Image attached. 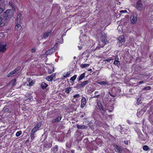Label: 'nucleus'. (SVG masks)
Returning a JSON list of instances; mask_svg holds the SVG:
<instances>
[{
    "label": "nucleus",
    "mask_w": 153,
    "mask_h": 153,
    "mask_svg": "<svg viewBox=\"0 0 153 153\" xmlns=\"http://www.w3.org/2000/svg\"><path fill=\"white\" fill-rule=\"evenodd\" d=\"M13 11L12 10H6L3 14V16L5 20H7L11 18L13 16Z\"/></svg>",
    "instance_id": "1"
},
{
    "label": "nucleus",
    "mask_w": 153,
    "mask_h": 153,
    "mask_svg": "<svg viewBox=\"0 0 153 153\" xmlns=\"http://www.w3.org/2000/svg\"><path fill=\"white\" fill-rule=\"evenodd\" d=\"M137 14L135 13L132 14L130 17L131 22L132 24H134L136 22L137 20Z\"/></svg>",
    "instance_id": "2"
},
{
    "label": "nucleus",
    "mask_w": 153,
    "mask_h": 153,
    "mask_svg": "<svg viewBox=\"0 0 153 153\" xmlns=\"http://www.w3.org/2000/svg\"><path fill=\"white\" fill-rule=\"evenodd\" d=\"M57 43L55 44L53 48L47 51L45 53L47 55H51L54 52L57 50Z\"/></svg>",
    "instance_id": "3"
},
{
    "label": "nucleus",
    "mask_w": 153,
    "mask_h": 153,
    "mask_svg": "<svg viewBox=\"0 0 153 153\" xmlns=\"http://www.w3.org/2000/svg\"><path fill=\"white\" fill-rule=\"evenodd\" d=\"M143 5L141 0H137L136 5V8L139 10H141L143 9Z\"/></svg>",
    "instance_id": "4"
},
{
    "label": "nucleus",
    "mask_w": 153,
    "mask_h": 153,
    "mask_svg": "<svg viewBox=\"0 0 153 153\" xmlns=\"http://www.w3.org/2000/svg\"><path fill=\"white\" fill-rule=\"evenodd\" d=\"M7 45L6 44H4L3 42H0V52H4L6 50Z\"/></svg>",
    "instance_id": "5"
},
{
    "label": "nucleus",
    "mask_w": 153,
    "mask_h": 153,
    "mask_svg": "<svg viewBox=\"0 0 153 153\" xmlns=\"http://www.w3.org/2000/svg\"><path fill=\"white\" fill-rule=\"evenodd\" d=\"M119 41V45L120 46H122L125 42V39L123 36H121L118 38Z\"/></svg>",
    "instance_id": "6"
},
{
    "label": "nucleus",
    "mask_w": 153,
    "mask_h": 153,
    "mask_svg": "<svg viewBox=\"0 0 153 153\" xmlns=\"http://www.w3.org/2000/svg\"><path fill=\"white\" fill-rule=\"evenodd\" d=\"M89 83H90V81L89 80L84 81L82 82L80 84H79L78 85V86L79 87V88H82L88 84Z\"/></svg>",
    "instance_id": "7"
},
{
    "label": "nucleus",
    "mask_w": 153,
    "mask_h": 153,
    "mask_svg": "<svg viewBox=\"0 0 153 153\" xmlns=\"http://www.w3.org/2000/svg\"><path fill=\"white\" fill-rule=\"evenodd\" d=\"M41 125L42 123L41 122L38 123L32 130H34V131L36 132L39 130V129L41 127Z\"/></svg>",
    "instance_id": "8"
},
{
    "label": "nucleus",
    "mask_w": 153,
    "mask_h": 153,
    "mask_svg": "<svg viewBox=\"0 0 153 153\" xmlns=\"http://www.w3.org/2000/svg\"><path fill=\"white\" fill-rule=\"evenodd\" d=\"M81 101L80 107L81 108H83L85 106L86 104V98L84 97H82Z\"/></svg>",
    "instance_id": "9"
},
{
    "label": "nucleus",
    "mask_w": 153,
    "mask_h": 153,
    "mask_svg": "<svg viewBox=\"0 0 153 153\" xmlns=\"http://www.w3.org/2000/svg\"><path fill=\"white\" fill-rule=\"evenodd\" d=\"M16 24L15 27V29L17 30H20L22 28V27L20 25V22H16Z\"/></svg>",
    "instance_id": "10"
},
{
    "label": "nucleus",
    "mask_w": 153,
    "mask_h": 153,
    "mask_svg": "<svg viewBox=\"0 0 153 153\" xmlns=\"http://www.w3.org/2000/svg\"><path fill=\"white\" fill-rule=\"evenodd\" d=\"M18 70H15L12 71H11L10 73L7 76L8 77H11L13 76H15V74H16L17 72H18Z\"/></svg>",
    "instance_id": "11"
},
{
    "label": "nucleus",
    "mask_w": 153,
    "mask_h": 153,
    "mask_svg": "<svg viewBox=\"0 0 153 153\" xmlns=\"http://www.w3.org/2000/svg\"><path fill=\"white\" fill-rule=\"evenodd\" d=\"M101 37V40L102 42L104 44H106L107 42V40L106 39V35L105 34H104L103 35H102Z\"/></svg>",
    "instance_id": "12"
},
{
    "label": "nucleus",
    "mask_w": 153,
    "mask_h": 153,
    "mask_svg": "<svg viewBox=\"0 0 153 153\" xmlns=\"http://www.w3.org/2000/svg\"><path fill=\"white\" fill-rule=\"evenodd\" d=\"M27 82L28 83V84H27V85L29 86L30 87L32 86L34 84V82L33 80L30 78H28L27 79Z\"/></svg>",
    "instance_id": "13"
},
{
    "label": "nucleus",
    "mask_w": 153,
    "mask_h": 153,
    "mask_svg": "<svg viewBox=\"0 0 153 153\" xmlns=\"http://www.w3.org/2000/svg\"><path fill=\"white\" fill-rule=\"evenodd\" d=\"M144 111L143 110H138L137 113V115L139 117H140L143 114Z\"/></svg>",
    "instance_id": "14"
},
{
    "label": "nucleus",
    "mask_w": 153,
    "mask_h": 153,
    "mask_svg": "<svg viewBox=\"0 0 153 153\" xmlns=\"http://www.w3.org/2000/svg\"><path fill=\"white\" fill-rule=\"evenodd\" d=\"M62 118V116H59L56 118L52 120V122L57 123V122L61 120Z\"/></svg>",
    "instance_id": "15"
},
{
    "label": "nucleus",
    "mask_w": 153,
    "mask_h": 153,
    "mask_svg": "<svg viewBox=\"0 0 153 153\" xmlns=\"http://www.w3.org/2000/svg\"><path fill=\"white\" fill-rule=\"evenodd\" d=\"M71 74V72L70 71H69L67 72H65L64 73L63 75V77L64 78H65L68 77Z\"/></svg>",
    "instance_id": "16"
},
{
    "label": "nucleus",
    "mask_w": 153,
    "mask_h": 153,
    "mask_svg": "<svg viewBox=\"0 0 153 153\" xmlns=\"http://www.w3.org/2000/svg\"><path fill=\"white\" fill-rule=\"evenodd\" d=\"M36 132L34 131V130H32L30 133V136L31 137V139L33 140L35 138L34 137V134Z\"/></svg>",
    "instance_id": "17"
},
{
    "label": "nucleus",
    "mask_w": 153,
    "mask_h": 153,
    "mask_svg": "<svg viewBox=\"0 0 153 153\" xmlns=\"http://www.w3.org/2000/svg\"><path fill=\"white\" fill-rule=\"evenodd\" d=\"M41 86L42 89H45L48 86V85L45 82H42L41 84Z\"/></svg>",
    "instance_id": "18"
},
{
    "label": "nucleus",
    "mask_w": 153,
    "mask_h": 153,
    "mask_svg": "<svg viewBox=\"0 0 153 153\" xmlns=\"http://www.w3.org/2000/svg\"><path fill=\"white\" fill-rule=\"evenodd\" d=\"M118 58H116L114 62V64L115 65L119 66L120 65V62L118 60Z\"/></svg>",
    "instance_id": "19"
},
{
    "label": "nucleus",
    "mask_w": 153,
    "mask_h": 153,
    "mask_svg": "<svg viewBox=\"0 0 153 153\" xmlns=\"http://www.w3.org/2000/svg\"><path fill=\"white\" fill-rule=\"evenodd\" d=\"M51 33V31H48L45 33L43 36V38L47 37Z\"/></svg>",
    "instance_id": "20"
},
{
    "label": "nucleus",
    "mask_w": 153,
    "mask_h": 153,
    "mask_svg": "<svg viewBox=\"0 0 153 153\" xmlns=\"http://www.w3.org/2000/svg\"><path fill=\"white\" fill-rule=\"evenodd\" d=\"M115 147L117 149L119 153H121L122 152V150L120 146H119L117 145H115Z\"/></svg>",
    "instance_id": "21"
},
{
    "label": "nucleus",
    "mask_w": 153,
    "mask_h": 153,
    "mask_svg": "<svg viewBox=\"0 0 153 153\" xmlns=\"http://www.w3.org/2000/svg\"><path fill=\"white\" fill-rule=\"evenodd\" d=\"M71 90L72 87H68V88H66L65 89V91L66 93L67 94H69L70 92V91Z\"/></svg>",
    "instance_id": "22"
},
{
    "label": "nucleus",
    "mask_w": 153,
    "mask_h": 153,
    "mask_svg": "<svg viewBox=\"0 0 153 153\" xmlns=\"http://www.w3.org/2000/svg\"><path fill=\"white\" fill-rule=\"evenodd\" d=\"M77 128L78 129H84L86 128V126L83 125H77Z\"/></svg>",
    "instance_id": "23"
},
{
    "label": "nucleus",
    "mask_w": 153,
    "mask_h": 153,
    "mask_svg": "<svg viewBox=\"0 0 153 153\" xmlns=\"http://www.w3.org/2000/svg\"><path fill=\"white\" fill-rule=\"evenodd\" d=\"M85 76V73H83L82 74H81L80 76L78 78V81H80Z\"/></svg>",
    "instance_id": "24"
},
{
    "label": "nucleus",
    "mask_w": 153,
    "mask_h": 153,
    "mask_svg": "<svg viewBox=\"0 0 153 153\" xmlns=\"http://www.w3.org/2000/svg\"><path fill=\"white\" fill-rule=\"evenodd\" d=\"M22 16V14L19 13L17 16V19L16 20V22H19L20 20V17Z\"/></svg>",
    "instance_id": "25"
},
{
    "label": "nucleus",
    "mask_w": 153,
    "mask_h": 153,
    "mask_svg": "<svg viewBox=\"0 0 153 153\" xmlns=\"http://www.w3.org/2000/svg\"><path fill=\"white\" fill-rule=\"evenodd\" d=\"M90 65L89 64H82L81 65L80 67L82 68H84L85 67H88Z\"/></svg>",
    "instance_id": "26"
},
{
    "label": "nucleus",
    "mask_w": 153,
    "mask_h": 153,
    "mask_svg": "<svg viewBox=\"0 0 153 153\" xmlns=\"http://www.w3.org/2000/svg\"><path fill=\"white\" fill-rule=\"evenodd\" d=\"M3 19L2 17L0 16V27H1L4 26V23L3 22Z\"/></svg>",
    "instance_id": "27"
},
{
    "label": "nucleus",
    "mask_w": 153,
    "mask_h": 153,
    "mask_svg": "<svg viewBox=\"0 0 153 153\" xmlns=\"http://www.w3.org/2000/svg\"><path fill=\"white\" fill-rule=\"evenodd\" d=\"M98 83L101 85H106L107 84V82L106 80L103 81H102L98 82Z\"/></svg>",
    "instance_id": "28"
},
{
    "label": "nucleus",
    "mask_w": 153,
    "mask_h": 153,
    "mask_svg": "<svg viewBox=\"0 0 153 153\" xmlns=\"http://www.w3.org/2000/svg\"><path fill=\"white\" fill-rule=\"evenodd\" d=\"M16 82V80L15 79H14L11 80L10 81V85H12L14 86Z\"/></svg>",
    "instance_id": "29"
},
{
    "label": "nucleus",
    "mask_w": 153,
    "mask_h": 153,
    "mask_svg": "<svg viewBox=\"0 0 153 153\" xmlns=\"http://www.w3.org/2000/svg\"><path fill=\"white\" fill-rule=\"evenodd\" d=\"M77 77V75H74L73 76L71 77L70 79V80L72 81H74L76 79Z\"/></svg>",
    "instance_id": "30"
},
{
    "label": "nucleus",
    "mask_w": 153,
    "mask_h": 153,
    "mask_svg": "<svg viewBox=\"0 0 153 153\" xmlns=\"http://www.w3.org/2000/svg\"><path fill=\"white\" fill-rule=\"evenodd\" d=\"M22 133V131H17L16 134V137H18Z\"/></svg>",
    "instance_id": "31"
},
{
    "label": "nucleus",
    "mask_w": 153,
    "mask_h": 153,
    "mask_svg": "<svg viewBox=\"0 0 153 153\" xmlns=\"http://www.w3.org/2000/svg\"><path fill=\"white\" fill-rule=\"evenodd\" d=\"M53 79L52 78V77L51 76H48L46 78V79L49 81H52Z\"/></svg>",
    "instance_id": "32"
},
{
    "label": "nucleus",
    "mask_w": 153,
    "mask_h": 153,
    "mask_svg": "<svg viewBox=\"0 0 153 153\" xmlns=\"http://www.w3.org/2000/svg\"><path fill=\"white\" fill-rule=\"evenodd\" d=\"M63 40L62 38H61L59 39V40H58L56 42V43H56H57V44H61L63 42Z\"/></svg>",
    "instance_id": "33"
},
{
    "label": "nucleus",
    "mask_w": 153,
    "mask_h": 153,
    "mask_svg": "<svg viewBox=\"0 0 153 153\" xmlns=\"http://www.w3.org/2000/svg\"><path fill=\"white\" fill-rule=\"evenodd\" d=\"M143 149L144 150L147 151L149 149V148L148 146L144 145L143 146Z\"/></svg>",
    "instance_id": "34"
},
{
    "label": "nucleus",
    "mask_w": 153,
    "mask_h": 153,
    "mask_svg": "<svg viewBox=\"0 0 153 153\" xmlns=\"http://www.w3.org/2000/svg\"><path fill=\"white\" fill-rule=\"evenodd\" d=\"M58 146L57 145L55 146L53 149V151L54 152H57L58 151Z\"/></svg>",
    "instance_id": "35"
},
{
    "label": "nucleus",
    "mask_w": 153,
    "mask_h": 153,
    "mask_svg": "<svg viewBox=\"0 0 153 153\" xmlns=\"http://www.w3.org/2000/svg\"><path fill=\"white\" fill-rule=\"evenodd\" d=\"M151 88L149 86L145 88H144L143 89V90H150Z\"/></svg>",
    "instance_id": "36"
},
{
    "label": "nucleus",
    "mask_w": 153,
    "mask_h": 153,
    "mask_svg": "<svg viewBox=\"0 0 153 153\" xmlns=\"http://www.w3.org/2000/svg\"><path fill=\"white\" fill-rule=\"evenodd\" d=\"M9 4L13 8L14 7V4L12 2H10L9 3Z\"/></svg>",
    "instance_id": "37"
},
{
    "label": "nucleus",
    "mask_w": 153,
    "mask_h": 153,
    "mask_svg": "<svg viewBox=\"0 0 153 153\" xmlns=\"http://www.w3.org/2000/svg\"><path fill=\"white\" fill-rule=\"evenodd\" d=\"M80 95L79 94H76L73 97L74 98H79L80 97Z\"/></svg>",
    "instance_id": "38"
},
{
    "label": "nucleus",
    "mask_w": 153,
    "mask_h": 153,
    "mask_svg": "<svg viewBox=\"0 0 153 153\" xmlns=\"http://www.w3.org/2000/svg\"><path fill=\"white\" fill-rule=\"evenodd\" d=\"M53 71V69L52 70H51L50 69H48V72L50 74L52 73Z\"/></svg>",
    "instance_id": "39"
},
{
    "label": "nucleus",
    "mask_w": 153,
    "mask_h": 153,
    "mask_svg": "<svg viewBox=\"0 0 153 153\" xmlns=\"http://www.w3.org/2000/svg\"><path fill=\"white\" fill-rule=\"evenodd\" d=\"M120 13H126L127 12V11L126 10H120Z\"/></svg>",
    "instance_id": "40"
},
{
    "label": "nucleus",
    "mask_w": 153,
    "mask_h": 153,
    "mask_svg": "<svg viewBox=\"0 0 153 153\" xmlns=\"http://www.w3.org/2000/svg\"><path fill=\"white\" fill-rule=\"evenodd\" d=\"M111 110L110 109H109L108 110V111L109 112H111L114 109V108L113 107H112L111 108Z\"/></svg>",
    "instance_id": "41"
},
{
    "label": "nucleus",
    "mask_w": 153,
    "mask_h": 153,
    "mask_svg": "<svg viewBox=\"0 0 153 153\" xmlns=\"http://www.w3.org/2000/svg\"><path fill=\"white\" fill-rule=\"evenodd\" d=\"M32 53H34L35 51V49H32L31 51Z\"/></svg>",
    "instance_id": "42"
},
{
    "label": "nucleus",
    "mask_w": 153,
    "mask_h": 153,
    "mask_svg": "<svg viewBox=\"0 0 153 153\" xmlns=\"http://www.w3.org/2000/svg\"><path fill=\"white\" fill-rule=\"evenodd\" d=\"M78 48L79 50H81L82 49V46H78Z\"/></svg>",
    "instance_id": "43"
},
{
    "label": "nucleus",
    "mask_w": 153,
    "mask_h": 153,
    "mask_svg": "<svg viewBox=\"0 0 153 153\" xmlns=\"http://www.w3.org/2000/svg\"><path fill=\"white\" fill-rule=\"evenodd\" d=\"M3 11V9L1 7H0V13H1Z\"/></svg>",
    "instance_id": "44"
},
{
    "label": "nucleus",
    "mask_w": 153,
    "mask_h": 153,
    "mask_svg": "<svg viewBox=\"0 0 153 153\" xmlns=\"http://www.w3.org/2000/svg\"><path fill=\"white\" fill-rule=\"evenodd\" d=\"M109 94L112 97H115V95H112V94H111L110 92H109Z\"/></svg>",
    "instance_id": "45"
},
{
    "label": "nucleus",
    "mask_w": 153,
    "mask_h": 153,
    "mask_svg": "<svg viewBox=\"0 0 153 153\" xmlns=\"http://www.w3.org/2000/svg\"><path fill=\"white\" fill-rule=\"evenodd\" d=\"M100 95H95V96H94L93 97L94 98H98L99 97Z\"/></svg>",
    "instance_id": "46"
},
{
    "label": "nucleus",
    "mask_w": 153,
    "mask_h": 153,
    "mask_svg": "<svg viewBox=\"0 0 153 153\" xmlns=\"http://www.w3.org/2000/svg\"><path fill=\"white\" fill-rule=\"evenodd\" d=\"M112 59H107L106 60V61H107V62H110V61Z\"/></svg>",
    "instance_id": "47"
},
{
    "label": "nucleus",
    "mask_w": 153,
    "mask_h": 153,
    "mask_svg": "<svg viewBox=\"0 0 153 153\" xmlns=\"http://www.w3.org/2000/svg\"><path fill=\"white\" fill-rule=\"evenodd\" d=\"M143 82H144L143 81H140L139 82V84H140L143 83Z\"/></svg>",
    "instance_id": "48"
},
{
    "label": "nucleus",
    "mask_w": 153,
    "mask_h": 153,
    "mask_svg": "<svg viewBox=\"0 0 153 153\" xmlns=\"http://www.w3.org/2000/svg\"><path fill=\"white\" fill-rule=\"evenodd\" d=\"M124 143H125V144H128V141H125Z\"/></svg>",
    "instance_id": "49"
},
{
    "label": "nucleus",
    "mask_w": 153,
    "mask_h": 153,
    "mask_svg": "<svg viewBox=\"0 0 153 153\" xmlns=\"http://www.w3.org/2000/svg\"><path fill=\"white\" fill-rule=\"evenodd\" d=\"M54 76H55V75H54L53 74H52V75H51L50 76H51L52 77V78L53 79Z\"/></svg>",
    "instance_id": "50"
},
{
    "label": "nucleus",
    "mask_w": 153,
    "mask_h": 153,
    "mask_svg": "<svg viewBox=\"0 0 153 153\" xmlns=\"http://www.w3.org/2000/svg\"><path fill=\"white\" fill-rule=\"evenodd\" d=\"M71 152L72 153H74V151L73 150H72L71 151Z\"/></svg>",
    "instance_id": "51"
},
{
    "label": "nucleus",
    "mask_w": 153,
    "mask_h": 153,
    "mask_svg": "<svg viewBox=\"0 0 153 153\" xmlns=\"http://www.w3.org/2000/svg\"><path fill=\"white\" fill-rule=\"evenodd\" d=\"M91 70H92V69L91 68H90V69H89L88 70V71H91Z\"/></svg>",
    "instance_id": "52"
},
{
    "label": "nucleus",
    "mask_w": 153,
    "mask_h": 153,
    "mask_svg": "<svg viewBox=\"0 0 153 153\" xmlns=\"http://www.w3.org/2000/svg\"><path fill=\"white\" fill-rule=\"evenodd\" d=\"M98 91H95V94H96L97 93H98Z\"/></svg>",
    "instance_id": "53"
},
{
    "label": "nucleus",
    "mask_w": 153,
    "mask_h": 153,
    "mask_svg": "<svg viewBox=\"0 0 153 153\" xmlns=\"http://www.w3.org/2000/svg\"><path fill=\"white\" fill-rule=\"evenodd\" d=\"M81 45H84V43H83V42H82L81 43Z\"/></svg>",
    "instance_id": "54"
},
{
    "label": "nucleus",
    "mask_w": 153,
    "mask_h": 153,
    "mask_svg": "<svg viewBox=\"0 0 153 153\" xmlns=\"http://www.w3.org/2000/svg\"><path fill=\"white\" fill-rule=\"evenodd\" d=\"M120 91L119 90H119H118V92H119Z\"/></svg>",
    "instance_id": "55"
},
{
    "label": "nucleus",
    "mask_w": 153,
    "mask_h": 153,
    "mask_svg": "<svg viewBox=\"0 0 153 153\" xmlns=\"http://www.w3.org/2000/svg\"><path fill=\"white\" fill-rule=\"evenodd\" d=\"M100 47H97V48H99Z\"/></svg>",
    "instance_id": "56"
},
{
    "label": "nucleus",
    "mask_w": 153,
    "mask_h": 153,
    "mask_svg": "<svg viewBox=\"0 0 153 153\" xmlns=\"http://www.w3.org/2000/svg\"><path fill=\"white\" fill-rule=\"evenodd\" d=\"M103 47V45H102L101 47Z\"/></svg>",
    "instance_id": "57"
},
{
    "label": "nucleus",
    "mask_w": 153,
    "mask_h": 153,
    "mask_svg": "<svg viewBox=\"0 0 153 153\" xmlns=\"http://www.w3.org/2000/svg\"><path fill=\"white\" fill-rule=\"evenodd\" d=\"M1 0H0V1H1Z\"/></svg>",
    "instance_id": "58"
}]
</instances>
